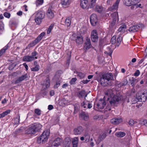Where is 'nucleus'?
Returning <instances> with one entry per match:
<instances>
[{
	"instance_id": "nucleus-59",
	"label": "nucleus",
	"mask_w": 147,
	"mask_h": 147,
	"mask_svg": "<svg viewBox=\"0 0 147 147\" xmlns=\"http://www.w3.org/2000/svg\"><path fill=\"white\" fill-rule=\"evenodd\" d=\"M71 53V52H69V54H70V55L68 57V58H67V61L66 63L67 64H68V65H69V63L70 60V59Z\"/></svg>"
},
{
	"instance_id": "nucleus-21",
	"label": "nucleus",
	"mask_w": 147,
	"mask_h": 147,
	"mask_svg": "<svg viewBox=\"0 0 147 147\" xmlns=\"http://www.w3.org/2000/svg\"><path fill=\"white\" fill-rule=\"evenodd\" d=\"M122 119L120 117L114 118L111 120V123L114 124H118L122 122Z\"/></svg>"
},
{
	"instance_id": "nucleus-64",
	"label": "nucleus",
	"mask_w": 147,
	"mask_h": 147,
	"mask_svg": "<svg viewBox=\"0 0 147 147\" xmlns=\"http://www.w3.org/2000/svg\"><path fill=\"white\" fill-rule=\"evenodd\" d=\"M23 65L25 67L26 71H27L28 69V66L26 63H24Z\"/></svg>"
},
{
	"instance_id": "nucleus-49",
	"label": "nucleus",
	"mask_w": 147,
	"mask_h": 147,
	"mask_svg": "<svg viewBox=\"0 0 147 147\" xmlns=\"http://www.w3.org/2000/svg\"><path fill=\"white\" fill-rule=\"evenodd\" d=\"M76 80L77 79L76 78H73L70 81L69 83L71 85L74 84H75V82Z\"/></svg>"
},
{
	"instance_id": "nucleus-5",
	"label": "nucleus",
	"mask_w": 147,
	"mask_h": 147,
	"mask_svg": "<svg viewBox=\"0 0 147 147\" xmlns=\"http://www.w3.org/2000/svg\"><path fill=\"white\" fill-rule=\"evenodd\" d=\"M35 14V22L37 24H39L41 23L42 20L45 18V13L42 11H38Z\"/></svg>"
},
{
	"instance_id": "nucleus-51",
	"label": "nucleus",
	"mask_w": 147,
	"mask_h": 147,
	"mask_svg": "<svg viewBox=\"0 0 147 147\" xmlns=\"http://www.w3.org/2000/svg\"><path fill=\"white\" fill-rule=\"evenodd\" d=\"M105 44V40L103 39H101L99 40V45L100 46H102Z\"/></svg>"
},
{
	"instance_id": "nucleus-42",
	"label": "nucleus",
	"mask_w": 147,
	"mask_h": 147,
	"mask_svg": "<svg viewBox=\"0 0 147 147\" xmlns=\"http://www.w3.org/2000/svg\"><path fill=\"white\" fill-rule=\"evenodd\" d=\"M77 74L78 76L80 77V79L84 78L85 76V74L80 72H78L77 73Z\"/></svg>"
},
{
	"instance_id": "nucleus-7",
	"label": "nucleus",
	"mask_w": 147,
	"mask_h": 147,
	"mask_svg": "<svg viewBox=\"0 0 147 147\" xmlns=\"http://www.w3.org/2000/svg\"><path fill=\"white\" fill-rule=\"evenodd\" d=\"M144 26L142 24H140L138 25H135L131 26L129 29V31L131 32H136L140 28H143Z\"/></svg>"
},
{
	"instance_id": "nucleus-25",
	"label": "nucleus",
	"mask_w": 147,
	"mask_h": 147,
	"mask_svg": "<svg viewBox=\"0 0 147 147\" xmlns=\"http://www.w3.org/2000/svg\"><path fill=\"white\" fill-rule=\"evenodd\" d=\"M47 14L48 17L50 18H53L54 16V13L53 11L49 8L47 10Z\"/></svg>"
},
{
	"instance_id": "nucleus-20",
	"label": "nucleus",
	"mask_w": 147,
	"mask_h": 147,
	"mask_svg": "<svg viewBox=\"0 0 147 147\" xmlns=\"http://www.w3.org/2000/svg\"><path fill=\"white\" fill-rule=\"evenodd\" d=\"M80 118L82 120H87L88 119V115L84 111H82L79 115Z\"/></svg>"
},
{
	"instance_id": "nucleus-11",
	"label": "nucleus",
	"mask_w": 147,
	"mask_h": 147,
	"mask_svg": "<svg viewBox=\"0 0 147 147\" xmlns=\"http://www.w3.org/2000/svg\"><path fill=\"white\" fill-rule=\"evenodd\" d=\"M83 128L81 126H79L75 128L73 130V133L75 135H80L84 131Z\"/></svg>"
},
{
	"instance_id": "nucleus-26",
	"label": "nucleus",
	"mask_w": 147,
	"mask_h": 147,
	"mask_svg": "<svg viewBox=\"0 0 147 147\" xmlns=\"http://www.w3.org/2000/svg\"><path fill=\"white\" fill-rule=\"evenodd\" d=\"M78 138L75 137L72 140V144L73 147H77L78 143Z\"/></svg>"
},
{
	"instance_id": "nucleus-10",
	"label": "nucleus",
	"mask_w": 147,
	"mask_h": 147,
	"mask_svg": "<svg viewBox=\"0 0 147 147\" xmlns=\"http://www.w3.org/2000/svg\"><path fill=\"white\" fill-rule=\"evenodd\" d=\"M90 21L91 24L93 26H95L97 22V16L95 14H93L90 17Z\"/></svg>"
},
{
	"instance_id": "nucleus-12",
	"label": "nucleus",
	"mask_w": 147,
	"mask_h": 147,
	"mask_svg": "<svg viewBox=\"0 0 147 147\" xmlns=\"http://www.w3.org/2000/svg\"><path fill=\"white\" fill-rule=\"evenodd\" d=\"M98 37L97 31L96 30H93L91 33V39L94 42H96L98 41Z\"/></svg>"
},
{
	"instance_id": "nucleus-28",
	"label": "nucleus",
	"mask_w": 147,
	"mask_h": 147,
	"mask_svg": "<svg viewBox=\"0 0 147 147\" xmlns=\"http://www.w3.org/2000/svg\"><path fill=\"white\" fill-rule=\"evenodd\" d=\"M9 47L8 44L7 45L4 47L0 50V57H1Z\"/></svg>"
},
{
	"instance_id": "nucleus-43",
	"label": "nucleus",
	"mask_w": 147,
	"mask_h": 147,
	"mask_svg": "<svg viewBox=\"0 0 147 147\" xmlns=\"http://www.w3.org/2000/svg\"><path fill=\"white\" fill-rule=\"evenodd\" d=\"M43 3V0H36L35 4L36 6L42 5Z\"/></svg>"
},
{
	"instance_id": "nucleus-27",
	"label": "nucleus",
	"mask_w": 147,
	"mask_h": 147,
	"mask_svg": "<svg viewBox=\"0 0 147 147\" xmlns=\"http://www.w3.org/2000/svg\"><path fill=\"white\" fill-rule=\"evenodd\" d=\"M124 2L125 5L127 6L135 5L132 0H124Z\"/></svg>"
},
{
	"instance_id": "nucleus-33",
	"label": "nucleus",
	"mask_w": 147,
	"mask_h": 147,
	"mask_svg": "<svg viewBox=\"0 0 147 147\" xmlns=\"http://www.w3.org/2000/svg\"><path fill=\"white\" fill-rule=\"evenodd\" d=\"M10 110H8L3 112L1 114H0V118H3L5 116L7 115L8 114L10 113Z\"/></svg>"
},
{
	"instance_id": "nucleus-52",
	"label": "nucleus",
	"mask_w": 147,
	"mask_h": 147,
	"mask_svg": "<svg viewBox=\"0 0 147 147\" xmlns=\"http://www.w3.org/2000/svg\"><path fill=\"white\" fill-rule=\"evenodd\" d=\"M4 16L6 18H9L10 17V14L9 13L5 12L3 14Z\"/></svg>"
},
{
	"instance_id": "nucleus-45",
	"label": "nucleus",
	"mask_w": 147,
	"mask_h": 147,
	"mask_svg": "<svg viewBox=\"0 0 147 147\" xmlns=\"http://www.w3.org/2000/svg\"><path fill=\"white\" fill-rule=\"evenodd\" d=\"M116 37L115 36H114L111 38V43L112 44H114L116 43Z\"/></svg>"
},
{
	"instance_id": "nucleus-30",
	"label": "nucleus",
	"mask_w": 147,
	"mask_h": 147,
	"mask_svg": "<svg viewBox=\"0 0 147 147\" xmlns=\"http://www.w3.org/2000/svg\"><path fill=\"white\" fill-rule=\"evenodd\" d=\"M115 134L118 137L122 138L125 136L126 134L124 132L119 131L116 132Z\"/></svg>"
},
{
	"instance_id": "nucleus-40",
	"label": "nucleus",
	"mask_w": 147,
	"mask_h": 147,
	"mask_svg": "<svg viewBox=\"0 0 147 147\" xmlns=\"http://www.w3.org/2000/svg\"><path fill=\"white\" fill-rule=\"evenodd\" d=\"M40 68V67L39 65H36L35 67H32L31 68L32 71H38Z\"/></svg>"
},
{
	"instance_id": "nucleus-54",
	"label": "nucleus",
	"mask_w": 147,
	"mask_h": 147,
	"mask_svg": "<svg viewBox=\"0 0 147 147\" xmlns=\"http://www.w3.org/2000/svg\"><path fill=\"white\" fill-rule=\"evenodd\" d=\"M107 49L109 50V52L107 53L110 56H111L113 51H112L111 48L110 47H109L107 48Z\"/></svg>"
},
{
	"instance_id": "nucleus-37",
	"label": "nucleus",
	"mask_w": 147,
	"mask_h": 147,
	"mask_svg": "<svg viewBox=\"0 0 147 147\" xmlns=\"http://www.w3.org/2000/svg\"><path fill=\"white\" fill-rule=\"evenodd\" d=\"M106 136V134L105 133L103 134H102L100 135L98 139L99 142L104 139L105 138Z\"/></svg>"
},
{
	"instance_id": "nucleus-19",
	"label": "nucleus",
	"mask_w": 147,
	"mask_h": 147,
	"mask_svg": "<svg viewBox=\"0 0 147 147\" xmlns=\"http://www.w3.org/2000/svg\"><path fill=\"white\" fill-rule=\"evenodd\" d=\"M120 1V0H117L112 6L110 7L109 9L110 11H113L117 9L118 7V6Z\"/></svg>"
},
{
	"instance_id": "nucleus-38",
	"label": "nucleus",
	"mask_w": 147,
	"mask_h": 147,
	"mask_svg": "<svg viewBox=\"0 0 147 147\" xmlns=\"http://www.w3.org/2000/svg\"><path fill=\"white\" fill-rule=\"evenodd\" d=\"M136 79L134 77H132L129 79L130 83L132 86H134L135 84V82Z\"/></svg>"
},
{
	"instance_id": "nucleus-9",
	"label": "nucleus",
	"mask_w": 147,
	"mask_h": 147,
	"mask_svg": "<svg viewBox=\"0 0 147 147\" xmlns=\"http://www.w3.org/2000/svg\"><path fill=\"white\" fill-rule=\"evenodd\" d=\"M76 34H73L71 39L73 40H75L76 43L78 45L82 44L83 42V37L82 36H77L75 38Z\"/></svg>"
},
{
	"instance_id": "nucleus-55",
	"label": "nucleus",
	"mask_w": 147,
	"mask_h": 147,
	"mask_svg": "<svg viewBox=\"0 0 147 147\" xmlns=\"http://www.w3.org/2000/svg\"><path fill=\"white\" fill-rule=\"evenodd\" d=\"M60 84V83L59 82H56V84H55L54 86V88H57L59 86Z\"/></svg>"
},
{
	"instance_id": "nucleus-50",
	"label": "nucleus",
	"mask_w": 147,
	"mask_h": 147,
	"mask_svg": "<svg viewBox=\"0 0 147 147\" xmlns=\"http://www.w3.org/2000/svg\"><path fill=\"white\" fill-rule=\"evenodd\" d=\"M35 113L38 115H40L41 114V110L38 109H36L35 110Z\"/></svg>"
},
{
	"instance_id": "nucleus-60",
	"label": "nucleus",
	"mask_w": 147,
	"mask_h": 147,
	"mask_svg": "<svg viewBox=\"0 0 147 147\" xmlns=\"http://www.w3.org/2000/svg\"><path fill=\"white\" fill-rule=\"evenodd\" d=\"M127 82H128L127 80H124V81H123V83H121L122 86H125L127 84Z\"/></svg>"
},
{
	"instance_id": "nucleus-48",
	"label": "nucleus",
	"mask_w": 147,
	"mask_h": 147,
	"mask_svg": "<svg viewBox=\"0 0 147 147\" xmlns=\"http://www.w3.org/2000/svg\"><path fill=\"white\" fill-rule=\"evenodd\" d=\"M70 143V140L69 139V141L67 142L65 141L64 142V145L65 147H70L69 144Z\"/></svg>"
},
{
	"instance_id": "nucleus-31",
	"label": "nucleus",
	"mask_w": 147,
	"mask_h": 147,
	"mask_svg": "<svg viewBox=\"0 0 147 147\" xmlns=\"http://www.w3.org/2000/svg\"><path fill=\"white\" fill-rule=\"evenodd\" d=\"M85 94V92L84 90H82L78 92L77 94L79 98H80L83 97Z\"/></svg>"
},
{
	"instance_id": "nucleus-4",
	"label": "nucleus",
	"mask_w": 147,
	"mask_h": 147,
	"mask_svg": "<svg viewBox=\"0 0 147 147\" xmlns=\"http://www.w3.org/2000/svg\"><path fill=\"white\" fill-rule=\"evenodd\" d=\"M50 134V132L48 130L45 131L40 136L37 138V142L40 144L42 142L44 144L46 142Z\"/></svg>"
},
{
	"instance_id": "nucleus-36",
	"label": "nucleus",
	"mask_w": 147,
	"mask_h": 147,
	"mask_svg": "<svg viewBox=\"0 0 147 147\" xmlns=\"http://www.w3.org/2000/svg\"><path fill=\"white\" fill-rule=\"evenodd\" d=\"M126 28V26L125 24L122 25L119 28L118 31L119 32H123Z\"/></svg>"
},
{
	"instance_id": "nucleus-32",
	"label": "nucleus",
	"mask_w": 147,
	"mask_h": 147,
	"mask_svg": "<svg viewBox=\"0 0 147 147\" xmlns=\"http://www.w3.org/2000/svg\"><path fill=\"white\" fill-rule=\"evenodd\" d=\"M122 40V37L121 36H119L117 39L116 45L117 47H119L121 44V42Z\"/></svg>"
},
{
	"instance_id": "nucleus-58",
	"label": "nucleus",
	"mask_w": 147,
	"mask_h": 147,
	"mask_svg": "<svg viewBox=\"0 0 147 147\" xmlns=\"http://www.w3.org/2000/svg\"><path fill=\"white\" fill-rule=\"evenodd\" d=\"M140 72L139 70H137L134 73V75L135 76H138L139 75Z\"/></svg>"
},
{
	"instance_id": "nucleus-44",
	"label": "nucleus",
	"mask_w": 147,
	"mask_h": 147,
	"mask_svg": "<svg viewBox=\"0 0 147 147\" xmlns=\"http://www.w3.org/2000/svg\"><path fill=\"white\" fill-rule=\"evenodd\" d=\"M23 131V127H21L20 128L18 129L16 131L14 132V134L16 135V134L21 133Z\"/></svg>"
},
{
	"instance_id": "nucleus-41",
	"label": "nucleus",
	"mask_w": 147,
	"mask_h": 147,
	"mask_svg": "<svg viewBox=\"0 0 147 147\" xmlns=\"http://www.w3.org/2000/svg\"><path fill=\"white\" fill-rule=\"evenodd\" d=\"M91 3L90 4L89 7L90 8H93L96 5V0H91Z\"/></svg>"
},
{
	"instance_id": "nucleus-3",
	"label": "nucleus",
	"mask_w": 147,
	"mask_h": 147,
	"mask_svg": "<svg viewBox=\"0 0 147 147\" xmlns=\"http://www.w3.org/2000/svg\"><path fill=\"white\" fill-rule=\"evenodd\" d=\"M114 80L113 75L112 73H107L104 74L99 80V81L103 86H105L108 84L107 82L110 80Z\"/></svg>"
},
{
	"instance_id": "nucleus-6",
	"label": "nucleus",
	"mask_w": 147,
	"mask_h": 147,
	"mask_svg": "<svg viewBox=\"0 0 147 147\" xmlns=\"http://www.w3.org/2000/svg\"><path fill=\"white\" fill-rule=\"evenodd\" d=\"M45 32H42L39 35H38L36 39L33 41L31 42L28 45V47L27 48H28L29 49L30 48L32 47L35 46L40 41L42 37L45 36Z\"/></svg>"
},
{
	"instance_id": "nucleus-61",
	"label": "nucleus",
	"mask_w": 147,
	"mask_h": 147,
	"mask_svg": "<svg viewBox=\"0 0 147 147\" xmlns=\"http://www.w3.org/2000/svg\"><path fill=\"white\" fill-rule=\"evenodd\" d=\"M142 124L146 126H147V120H145L143 121Z\"/></svg>"
},
{
	"instance_id": "nucleus-22",
	"label": "nucleus",
	"mask_w": 147,
	"mask_h": 147,
	"mask_svg": "<svg viewBox=\"0 0 147 147\" xmlns=\"http://www.w3.org/2000/svg\"><path fill=\"white\" fill-rule=\"evenodd\" d=\"M88 5V0H81L80 5L83 9L86 8Z\"/></svg>"
},
{
	"instance_id": "nucleus-1",
	"label": "nucleus",
	"mask_w": 147,
	"mask_h": 147,
	"mask_svg": "<svg viewBox=\"0 0 147 147\" xmlns=\"http://www.w3.org/2000/svg\"><path fill=\"white\" fill-rule=\"evenodd\" d=\"M105 94L110 96V98H107V100L109 101V104L107 107L105 109V111H110L111 109V106H117L119 103V100H121L122 97L120 95H115L113 94L111 90L109 89L106 93Z\"/></svg>"
},
{
	"instance_id": "nucleus-56",
	"label": "nucleus",
	"mask_w": 147,
	"mask_h": 147,
	"mask_svg": "<svg viewBox=\"0 0 147 147\" xmlns=\"http://www.w3.org/2000/svg\"><path fill=\"white\" fill-rule=\"evenodd\" d=\"M89 81L90 80H83L81 81L80 83L81 84H87Z\"/></svg>"
},
{
	"instance_id": "nucleus-47",
	"label": "nucleus",
	"mask_w": 147,
	"mask_h": 147,
	"mask_svg": "<svg viewBox=\"0 0 147 147\" xmlns=\"http://www.w3.org/2000/svg\"><path fill=\"white\" fill-rule=\"evenodd\" d=\"M136 123V121H135L131 119L129 121V125L132 126Z\"/></svg>"
},
{
	"instance_id": "nucleus-17",
	"label": "nucleus",
	"mask_w": 147,
	"mask_h": 147,
	"mask_svg": "<svg viewBox=\"0 0 147 147\" xmlns=\"http://www.w3.org/2000/svg\"><path fill=\"white\" fill-rule=\"evenodd\" d=\"M92 47L90 39L87 38L86 39V42L84 44V48L86 49H88Z\"/></svg>"
},
{
	"instance_id": "nucleus-53",
	"label": "nucleus",
	"mask_w": 147,
	"mask_h": 147,
	"mask_svg": "<svg viewBox=\"0 0 147 147\" xmlns=\"http://www.w3.org/2000/svg\"><path fill=\"white\" fill-rule=\"evenodd\" d=\"M88 102L87 101H83L81 103V106L82 107H83L84 108H86V107Z\"/></svg>"
},
{
	"instance_id": "nucleus-35",
	"label": "nucleus",
	"mask_w": 147,
	"mask_h": 147,
	"mask_svg": "<svg viewBox=\"0 0 147 147\" xmlns=\"http://www.w3.org/2000/svg\"><path fill=\"white\" fill-rule=\"evenodd\" d=\"M103 8L101 6L96 5L95 10L98 13H100L103 10Z\"/></svg>"
},
{
	"instance_id": "nucleus-16",
	"label": "nucleus",
	"mask_w": 147,
	"mask_h": 147,
	"mask_svg": "<svg viewBox=\"0 0 147 147\" xmlns=\"http://www.w3.org/2000/svg\"><path fill=\"white\" fill-rule=\"evenodd\" d=\"M106 105V102L103 99H100L97 104V108L101 109H103Z\"/></svg>"
},
{
	"instance_id": "nucleus-18",
	"label": "nucleus",
	"mask_w": 147,
	"mask_h": 147,
	"mask_svg": "<svg viewBox=\"0 0 147 147\" xmlns=\"http://www.w3.org/2000/svg\"><path fill=\"white\" fill-rule=\"evenodd\" d=\"M62 141V140L61 139L59 138H57L54 140L52 142V144L53 146H54L57 147L60 145Z\"/></svg>"
},
{
	"instance_id": "nucleus-24",
	"label": "nucleus",
	"mask_w": 147,
	"mask_h": 147,
	"mask_svg": "<svg viewBox=\"0 0 147 147\" xmlns=\"http://www.w3.org/2000/svg\"><path fill=\"white\" fill-rule=\"evenodd\" d=\"M70 3V0H61V2L63 7H65L69 5Z\"/></svg>"
},
{
	"instance_id": "nucleus-8",
	"label": "nucleus",
	"mask_w": 147,
	"mask_h": 147,
	"mask_svg": "<svg viewBox=\"0 0 147 147\" xmlns=\"http://www.w3.org/2000/svg\"><path fill=\"white\" fill-rule=\"evenodd\" d=\"M111 16L113 18V20L111 21L109 25V27L111 28L114 26L116 23L117 18H118V14L117 12H114L112 13Z\"/></svg>"
},
{
	"instance_id": "nucleus-46",
	"label": "nucleus",
	"mask_w": 147,
	"mask_h": 147,
	"mask_svg": "<svg viewBox=\"0 0 147 147\" xmlns=\"http://www.w3.org/2000/svg\"><path fill=\"white\" fill-rule=\"evenodd\" d=\"M38 54L37 53L36 51H34L32 53L31 55L32 57H33L34 58V60L35 59H37V57L36 56Z\"/></svg>"
},
{
	"instance_id": "nucleus-57",
	"label": "nucleus",
	"mask_w": 147,
	"mask_h": 147,
	"mask_svg": "<svg viewBox=\"0 0 147 147\" xmlns=\"http://www.w3.org/2000/svg\"><path fill=\"white\" fill-rule=\"evenodd\" d=\"M79 110V108L78 107H74V114L76 113Z\"/></svg>"
},
{
	"instance_id": "nucleus-23",
	"label": "nucleus",
	"mask_w": 147,
	"mask_h": 147,
	"mask_svg": "<svg viewBox=\"0 0 147 147\" xmlns=\"http://www.w3.org/2000/svg\"><path fill=\"white\" fill-rule=\"evenodd\" d=\"M34 60V58L33 57L28 55H26L24 56L23 58V61H24L30 62Z\"/></svg>"
},
{
	"instance_id": "nucleus-13",
	"label": "nucleus",
	"mask_w": 147,
	"mask_h": 147,
	"mask_svg": "<svg viewBox=\"0 0 147 147\" xmlns=\"http://www.w3.org/2000/svg\"><path fill=\"white\" fill-rule=\"evenodd\" d=\"M145 93H143L142 95L136 96V98L138 101L140 102H145L147 98V95H145Z\"/></svg>"
},
{
	"instance_id": "nucleus-2",
	"label": "nucleus",
	"mask_w": 147,
	"mask_h": 147,
	"mask_svg": "<svg viewBox=\"0 0 147 147\" xmlns=\"http://www.w3.org/2000/svg\"><path fill=\"white\" fill-rule=\"evenodd\" d=\"M42 126L40 123H36L31 125L30 127L27 129L25 131L26 134H34L40 131Z\"/></svg>"
},
{
	"instance_id": "nucleus-15",
	"label": "nucleus",
	"mask_w": 147,
	"mask_h": 147,
	"mask_svg": "<svg viewBox=\"0 0 147 147\" xmlns=\"http://www.w3.org/2000/svg\"><path fill=\"white\" fill-rule=\"evenodd\" d=\"M50 80L49 76H47L45 84H43L42 88L43 90H45L48 88L50 86Z\"/></svg>"
},
{
	"instance_id": "nucleus-14",
	"label": "nucleus",
	"mask_w": 147,
	"mask_h": 147,
	"mask_svg": "<svg viewBox=\"0 0 147 147\" xmlns=\"http://www.w3.org/2000/svg\"><path fill=\"white\" fill-rule=\"evenodd\" d=\"M28 78L27 74L22 75L18 78L15 81V84H18L21 82L22 81L26 80Z\"/></svg>"
},
{
	"instance_id": "nucleus-63",
	"label": "nucleus",
	"mask_w": 147,
	"mask_h": 147,
	"mask_svg": "<svg viewBox=\"0 0 147 147\" xmlns=\"http://www.w3.org/2000/svg\"><path fill=\"white\" fill-rule=\"evenodd\" d=\"M53 108V106L52 105H49L48 107V109L50 110L52 109Z\"/></svg>"
},
{
	"instance_id": "nucleus-29",
	"label": "nucleus",
	"mask_w": 147,
	"mask_h": 147,
	"mask_svg": "<svg viewBox=\"0 0 147 147\" xmlns=\"http://www.w3.org/2000/svg\"><path fill=\"white\" fill-rule=\"evenodd\" d=\"M71 17H69L67 18L65 20V24L67 26H69L71 24Z\"/></svg>"
},
{
	"instance_id": "nucleus-62",
	"label": "nucleus",
	"mask_w": 147,
	"mask_h": 147,
	"mask_svg": "<svg viewBox=\"0 0 147 147\" xmlns=\"http://www.w3.org/2000/svg\"><path fill=\"white\" fill-rule=\"evenodd\" d=\"M133 1V2H134L135 3V4L136 5L138 3H139L141 0H132Z\"/></svg>"
},
{
	"instance_id": "nucleus-34",
	"label": "nucleus",
	"mask_w": 147,
	"mask_h": 147,
	"mask_svg": "<svg viewBox=\"0 0 147 147\" xmlns=\"http://www.w3.org/2000/svg\"><path fill=\"white\" fill-rule=\"evenodd\" d=\"M84 136L85 142H88L90 140V135L88 133H85L84 135Z\"/></svg>"
},
{
	"instance_id": "nucleus-39",
	"label": "nucleus",
	"mask_w": 147,
	"mask_h": 147,
	"mask_svg": "<svg viewBox=\"0 0 147 147\" xmlns=\"http://www.w3.org/2000/svg\"><path fill=\"white\" fill-rule=\"evenodd\" d=\"M20 116L18 115L14 119V123L15 124H18L20 122Z\"/></svg>"
}]
</instances>
